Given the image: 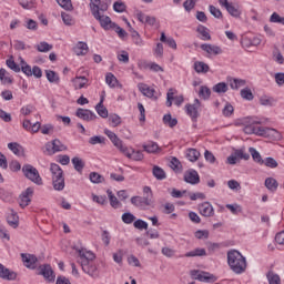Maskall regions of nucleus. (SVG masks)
Returning <instances> with one entry per match:
<instances>
[{
  "mask_svg": "<svg viewBox=\"0 0 284 284\" xmlns=\"http://www.w3.org/2000/svg\"><path fill=\"white\" fill-rule=\"evenodd\" d=\"M270 119L263 116H251L250 118V133L255 136H264L271 139V141H281L283 135L276 129L263 128L261 125H267Z\"/></svg>",
  "mask_w": 284,
  "mask_h": 284,
  "instance_id": "1",
  "label": "nucleus"
},
{
  "mask_svg": "<svg viewBox=\"0 0 284 284\" xmlns=\"http://www.w3.org/2000/svg\"><path fill=\"white\" fill-rule=\"evenodd\" d=\"M77 253L79 254V261L82 272L91 276V278H99V267L94 264V258L97 255L92 253V251H88V248H75Z\"/></svg>",
  "mask_w": 284,
  "mask_h": 284,
  "instance_id": "2",
  "label": "nucleus"
},
{
  "mask_svg": "<svg viewBox=\"0 0 284 284\" xmlns=\"http://www.w3.org/2000/svg\"><path fill=\"white\" fill-rule=\"evenodd\" d=\"M227 264L234 274H243L247 270V262L241 252L231 250L227 252Z\"/></svg>",
  "mask_w": 284,
  "mask_h": 284,
  "instance_id": "3",
  "label": "nucleus"
},
{
  "mask_svg": "<svg viewBox=\"0 0 284 284\" xmlns=\"http://www.w3.org/2000/svg\"><path fill=\"white\" fill-rule=\"evenodd\" d=\"M50 172L53 190L57 192H63V190H65V178L63 176V169H61V166L57 163H51Z\"/></svg>",
  "mask_w": 284,
  "mask_h": 284,
  "instance_id": "4",
  "label": "nucleus"
},
{
  "mask_svg": "<svg viewBox=\"0 0 284 284\" xmlns=\"http://www.w3.org/2000/svg\"><path fill=\"white\" fill-rule=\"evenodd\" d=\"M108 3H103L101 4L100 9L91 12L92 17H94V19L99 21L103 30H112L116 28V23L112 22V19H110V17L103 14V12H108Z\"/></svg>",
  "mask_w": 284,
  "mask_h": 284,
  "instance_id": "5",
  "label": "nucleus"
},
{
  "mask_svg": "<svg viewBox=\"0 0 284 284\" xmlns=\"http://www.w3.org/2000/svg\"><path fill=\"white\" fill-rule=\"evenodd\" d=\"M22 173L24 174L26 179H29V181H32V183H36V185H43V180L39 174V170H37V168H34L32 164H24L22 166Z\"/></svg>",
  "mask_w": 284,
  "mask_h": 284,
  "instance_id": "6",
  "label": "nucleus"
},
{
  "mask_svg": "<svg viewBox=\"0 0 284 284\" xmlns=\"http://www.w3.org/2000/svg\"><path fill=\"white\" fill-rule=\"evenodd\" d=\"M65 150H68V146H65V144H63L59 139H54L53 141L45 143V152L49 156L57 154V152H65Z\"/></svg>",
  "mask_w": 284,
  "mask_h": 284,
  "instance_id": "7",
  "label": "nucleus"
},
{
  "mask_svg": "<svg viewBox=\"0 0 284 284\" xmlns=\"http://www.w3.org/2000/svg\"><path fill=\"white\" fill-rule=\"evenodd\" d=\"M190 274L194 281H200L201 283H214L216 281V277L207 272L193 270Z\"/></svg>",
  "mask_w": 284,
  "mask_h": 284,
  "instance_id": "8",
  "label": "nucleus"
},
{
  "mask_svg": "<svg viewBox=\"0 0 284 284\" xmlns=\"http://www.w3.org/2000/svg\"><path fill=\"white\" fill-rule=\"evenodd\" d=\"M39 275L43 276L47 283H54L57 275L54 274V270L50 264H43L39 266Z\"/></svg>",
  "mask_w": 284,
  "mask_h": 284,
  "instance_id": "9",
  "label": "nucleus"
},
{
  "mask_svg": "<svg viewBox=\"0 0 284 284\" xmlns=\"http://www.w3.org/2000/svg\"><path fill=\"white\" fill-rule=\"evenodd\" d=\"M20 256L24 267H28V270H37V263H39L37 255L30 253H21Z\"/></svg>",
  "mask_w": 284,
  "mask_h": 284,
  "instance_id": "10",
  "label": "nucleus"
},
{
  "mask_svg": "<svg viewBox=\"0 0 284 284\" xmlns=\"http://www.w3.org/2000/svg\"><path fill=\"white\" fill-rule=\"evenodd\" d=\"M185 183H190V185H199L201 183V176H199V172L196 170L191 169L184 173Z\"/></svg>",
  "mask_w": 284,
  "mask_h": 284,
  "instance_id": "11",
  "label": "nucleus"
},
{
  "mask_svg": "<svg viewBox=\"0 0 284 284\" xmlns=\"http://www.w3.org/2000/svg\"><path fill=\"white\" fill-rule=\"evenodd\" d=\"M185 108L186 114L191 116L192 121H196V119H199V108H201L199 99H195L193 104H186Z\"/></svg>",
  "mask_w": 284,
  "mask_h": 284,
  "instance_id": "12",
  "label": "nucleus"
},
{
  "mask_svg": "<svg viewBox=\"0 0 284 284\" xmlns=\"http://www.w3.org/2000/svg\"><path fill=\"white\" fill-rule=\"evenodd\" d=\"M174 101L175 105H182L183 104V95L174 97V90L170 89L166 93V106L172 108V102Z\"/></svg>",
  "mask_w": 284,
  "mask_h": 284,
  "instance_id": "13",
  "label": "nucleus"
},
{
  "mask_svg": "<svg viewBox=\"0 0 284 284\" xmlns=\"http://www.w3.org/2000/svg\"><path fill=\"white\" fill-rule=\"evenodd\" d=\"M32 194H34V190L32 187H28L24 192H22V194H20V207H28V205H30Z\"/></svg>",
  "mask_w": 284,
  "mask_h": 284,
  "instance_id": "14",
  "label": "nucleus"
},
{
  "mask_svg": "<svg viewBox=\"0 0 284 284\" xmlns=\"http://www.w3.org/2000/svg\"><path fill=\"white\" fill-rule=\"evenodd\" d=\"M197 210L202 216L211 217L214 216V206L210 202H203L199 204Z\"/></svg>",
  "mask_w": 284,
  "mask_h": 284,
  "instance_id": "15",
  "label": "nucleus"
},
{
  "mask_svg": "<svg viewBox=\"0 0 284 284\" xmlns=\"http://www.w3.org/2000/svg\"><path fill=\"white\" fill-rule=\"evenodd\" d=\"M75 115L78 116V119H82V121H97V115L94 114V112L88 109L79 108L75 112Z\"/></svg>",
  "mask_w": 284,
  "mask_h": 284,
  "instance_id": "16",
  "label": "nucleus"
},
{
  "mask_svg": "<svg viewBox=\"0 0 284 284\" xmlns=\"http://www.w3.org/2000/svg\"><path fill=\"white\" fill-rule=\"evenodd\" d=\"M132 205L135 207H148V205H152V197L150 196H133L131 197Z\"/></svg>",
  "mask_w": 284,
  "mask_h": 284,
  "instance_id": "17",
  "label": "nucleus"
},
{
  "mask_svg": "<svg viewBox=\"0 0 284 284\" xmlns=\"http://www.w3.org/2000/svg\"><path fill=\"white\" fill-rule=\"evenodd\" d=\"M0 278L2 281H17V274L0 263Z\"/></svg>",
  "mask_w": 284,
  "mask_h": 284,
  "instance_id": "18",
  "label": "nucleus"
},
{
  "mask_svg": "<svg viewBox=\"0 0 284 284\" xmlns=\"http://www.w3.org/2000/svg\"><path fill=\"white\" fill-rule=\"evenodd\" d=\"M237 159H244V161H248L250 155L245 154L243 150L235 151L234 155L227 158V163L230 165H236Z\"/></svg>",
  "mask_w": 284,
  "mask_h": 284,
  "instance_id": "19",
  "label": "nucleus"
},
{
  "mask_svg": "<svg viewBox=\"0 0 284 284\" xmlns=\"http://www.w3.org/2000/svg\"><path fill=\"white\" fill-rule=\"evenodd\" d=\"M126 159H132V161H143V152L142 151H135L134 149H128L126 152L123 153Z\"/></svg>",
  "mask_w": 284,
  "mask_h": 284,
  "instance_id": "20",
  "label": "nucleus"
},
{
  "mask_svg": "<svg viewBox=\"0 0 284 284\" xmlns=\"http://www.w3.org/2000/svg\"><path fill=\"white\" fill-rule=\"evenodd\" d=\"M226 81H227L231 90H239L240 88L245 87V84L247 83L245 80L236 79V78H232V77H227Z\"/></svg>",
  "mask_w": 284,
  "mask_h": 284,
  "instance_id": "21",
  "label": "nucleus"
},
{
  "mask_svg": "<svg viewBox=\"0 0 284 284\" xmlns=\"http://www.w3.org/2000/svg\"><path fill=\"white\" fill-rule=\"evenodd\" d=\"M201 50L206 52L207 54H222L223 50H221V47L214 45V44H201Z\"/></svg>",
  "mask_w": 284,
  "mask_h": 284,
  "instance_id": "22",
  "label": "nucleus"
},
{
  "mask_svg": "<svg viewBox=\"0 0 284 284\" xmlns=\"http://www.w3.org/2000/svg\"><path fill=\"white\" fill-rule=\"evenodd\" d=\"M88 81H89L88 78L83 75L75 77L72 80L74 90H82V88H88Z\"/></svg>",
  "mask_w": 284,
  "mask_h": 284,
  "instance_id": "23",
  "label": "nucleus"
},
{
  "mask_svg": "<svg viewBox=\"0 0 284 284\" xmlns=\"http://www.w3.org/2000/svg\"><path fill=\"white\" fill-rule=\"evenodd\" d=\"M88 43L85 42H78L73 48L74 54H77V57H85V54H88Z\"/></svg>",
  "mask_w": 284,
  "mask_h": 284,
  "instance_id": "24",
  "label": "nucleus"
},
{
  "mask_svg": "<svg viewBox=\"0 0 284 284\" xmlns=\"http://www.w3.org/2000/svg\"><path fill=\"white\" fill-rule=\"evenodd\" d=\"M194 70L197 74H207L210 72V65L203 61L194 62Z\"/></svg>",
  "mask_w": 284,
  "mask_h": 284,
  "instance_id": "25",
  "label": "nucleus"
},
{
  "mask_svg": "<svg viewBox=\"0 0 284 284\" xmlns=\"http://www.w3.org/2000/svg\"><path fill=\"white\" fill-rule=\"evenodd\" d=\"M7 223L10 225V227H19V215L17 212H14V210H11V213L7 216Z\"/></svg>",
  "mask_w": 284,
  "mask_h": 284,
  "instance_id": "26",
  "label": "nucleus"
},
{
  "mask_svg": "<svg viewBox=\"0 0 284 284\" xmlns=\"http://www.w3.org/2000/svg\"><path fill=\"white\" fill-rule=\"evenodd\" d=\"M237 128H243L244 134H250V118H242L235 121Z\"/></svg>",
  "mask_w": 284,
  "mask_h": 284,
  "instance_id": "27",
  "label": "nucleus"
},
{
  "mask_svg": "<svg viewBox=\"0 0 284 284\" xmlns=\"http://www.w3.org/2000/svg\"><path fill=\"white\" fill-rule=\"evenodd\" d=\"M104 98L101 97L100 102L95 105V111L102 119H108V108L103 105Z\"/></svg>",
  "mask_w": 284,
  "mask_h": 284,
  "instance_id": "28",
  "label": "nucleus"
},
{
  "mask_svg": "<svg viewBox=\"0 0 284 284\" xmlns=\"http://www.w3.org/2000/svg\"><path fill=\"white\" fill-rule=\"evenodd\" d=\"M71 163L75 172H79V173L83 172V168H85V162H83L81 158L79 156L72 158Z\"/></svg>",
  "mask_w": 284,
  "mask_h": 284,
  "instance_id": "29",
  "label": "nucleus"
},
{
  "mask_svg": "<svg viewBox=\"0 0 284 284\" xmlns=\"http://www.w3.org/2000/svg\"><path fill=\"white\" fill-rule=\"evenodd\" d=\"M142 148L148 154H156V152L161 151V148H159L156 142H149L148 144L142 145Z\"/></svg>",
  "mask_w": 284,
  "mask_h": 284,
  "instance_id": "30",
  "label": "nucleus"
},
{
  "mask_svg": "<svg viewBox=\"0 0 284 284\" xmlns=\"http://www.w3.org/2000/svg\"><path fill=\"white\" fill-rule=\"evenodd\" d=\"M0 81L2 85H11L12 83V78L10 77V73L3 68L0 69Z\"/></svg>",
  "mask_w": 284,
  "mask_h": 284,
  "instance_id": "31",
  "label": "nucleus"
},
{
  "mask_svg": "<svg viewBox=\"0 0 284 284\" xmlns=\"http://www.w3.org/2000/svg\"><path fill=\"white\" fill-rule=\"evenodd\" d=\"M8 148L16 154V156H23V146L17 142H10Z\"/></svg>",
  "mask_w": 284,
  "mask_h": 284,
  "instance_id": "32",
  "label": "nucleus"
},
{
  "mask_svg": "<svg viewBox=\"0 0 284 284\" xmlns=\"http://www.w3.org/2000/svg\"><path fill=\"white\" fill-rule=\"evenodd\" d=\"M140 92L144 95L148 97L149 99H152V97H154V89H150V87H148L146 84L140 83L138 85Z\"/></svg>",
  "mask_w": 284,
  "mask_h": 284,
  "instance_id": "33",
  "label": "nucleus"
},
{
  "mask_svg": "<svg viewBox=\"0 0 284 284\" xmlns=\"http://www.w3.org/2000/svg\"><path fill=\"white\" fill-rule=\"evenodd\" d=\"M186 258H192L194 256H207L205 248H194L193 251L186 252L184 254Z\"/></svg>",
  "mask_w": 284,
  "mask_h": 284,
  "instance_id": "34",
  "label": "nucleus"
},
{
  "mask_svg": "<svg viewBox=\"0 0 284 284\" xmlns=\"http://www.w3.org/2000/svg\"><path fill=\"white\" fill-rule=\"evenodd\" d=\"M163 123L169 128H176L179 120H176V118H172V114L168 113L163 116Z\"/></svg>",
  "mask_w": 284,
  "mask_h": 284,
  "instance_id": "35",
  "label": "nucleus"
},
{
  "mask_svg": "<svg viewBox=\"0 0 284 284\" xmlns=\"http://www.w3.org/2000/svg\"><path fill=\"white\" fill-rule=\"evenodd\" d=\"M250 154L255 163L258 165H263L265 163V160H263V156H261V153L256 151L254 148H250Z\"/></svg>",
  "mask_w": 284,
  "mask_h": 284,
  "instance_id": "36",
  "label": "nucleus"
},
{
  "mask_svg": "<svg viewBox=\"0 0 284 284\" xmlns=\"http://www.w3.org/2000/svg\"><path fill=\"white\" fill-rule=\"evenodd\" d=\"M265 187H267L270 192H276V190H278V182L274 178H267L265 180Z\"/></svg>",
  "mask_w": 284,
  "mask_h": 284,
  "instance_id": "37",
  "label": "nucleus"
},
{
  "mask_svg": "<svg viewBox=\"0 0 284 284\" xmlns=\"http://www.w3.org/2000/svg\"><path fill=\"white\" fill-rule=\"evenodd\" d=\"M106 194L109 196L111 207H113L114 210H119V207H121V202L119 201V199H116L114 196V193H112V191L110 190L106 191Z\"/></svg>",
  "mask_w": 284,
  "mask_h": 284,
  "instance_id": "38",
  "label": "nucleus"
},
{
  "mask_svg": "<svg viewBox=\"0 0 284 284\" xmlns=\"http://www.w3.org/2000/svg\"><path fill=\"white\" fill-rule=\"evenodd\" d=\"M266 278L268 284H281V276H278V274L274 273L273 271H268L266 273Z\"/></svg>",
  "mask_w": 284,
  "mask_h": 284,
  "instance_id": "39",
  "label": "nucleus"
},
{
  "mask_svg": "<svg viewBox=\"0 0 284 284\" xmlns=\"http://www.w3.org/2000/svg\"><path fill=\"white\" fill-rule=\"evenodd\" d=\"M199 156H201V152H199L196 149H189L186 153V158L191 163H195V161H199Z\"/></svg>",
  "mask_w": 284,
  "mask_h": 284,
  "instance_id": "40",
  "label": "nucleus"
},
{
  "mask_svg": "<svg viewBox=\"0 0 284 284\" xmlns=\"http://www.w3.org/2000/svg\"><path fill=\"white\" fill-rule=\"evenodd\" d=\"M45 77L49 83H59V74L52 70H45Z\"/></svg>",
  "mask_w": 284,
  "mask_h": 284,
  "instance_id": "41",
  "label": "nucleus"
},
{
  "mask_svg": "<svg viewBox=\"0 0 284 284\" xmlns=\"http://www.w3.org/2000/svg\"><path fill=\"white\" fill-rule=\"evenodd\" d=\"M229 87L225 82H219L213 87V92H216V94H225L227 92Z\"/></svg>",
  "mask_w": 284,
  "mask_h": 284,
  "instance_id": "42",
  "label": "nucleus"
},
{
  "mask_svg": "<svg viewBox=\"0 0 284 284\" xmlns=\"http://www.w3.org/2000/svg\"><path fill=\"white\" fill-rule=\"evenodd\" d=\"M260 103L261 105H265L266 108H272V105L276 104V100H274V98L263 95L260 98Z\"/></svg>",
  "mask_w": 284,
  "mask_h": 284,
  "instance_id": "43",
  "label": "nucleus"
},
{
  "mask_svg": "<svg viewBox=\"0 0 284 284\" xmlns=\"http://www.w3.org/2000/svg\"><path fill=\"white\" fill-rule=\"evenodd\" d=\"M197 32L201 34L202 41H211L212 36H210V32H207V28L200 26L197 27Z\"/></svg>",
  "mask_w": 284,
  "mask_h": 284,
  "instance_id": "44",
  "label": "nucleus"
},
{
  "mask_svg": "<svg viewBox=\"0 0 284 284\" xmlns=\"http://www.w3.org/2000/svg\"><path fill=\"white\" fill-rule=\"evenodd\" d=\"M153 176L158 179V181H163L166 178L165 171L160 166H153Z\"/></svg>",
  "mask_w": 284,
  "mask_h": 284,
  "instance_id": "45",
  "label": "nucleus"
},
{
  "mask_svg": "<svg viewBox=\"0 0 284 284\" xmlns=\"http://www.w3.org/2000/svg\"><path fill=\"white\" fill-rule=\"evenodd\" d=\"M113 145L122 153L128 152V146L123 145V141L116 136L114 140L111 141Z\"/></svg>",
  "mask_w": 284,
  "mask_h": 284,
  "instance_id": "46",
  "label": "nucleus"
},
{
  "mask_svg": "<svg viewBox=\"0 0 284 284\" xmlns=\"http://www.w3.org/2000/svg\"><path fill=\"white\" fill-rule=\"evenodd\" d=\"M89 179L91 183H95V184L103 183V181H105L103 175L99 174L98 172H91L89 174Z\"/></svg>",
  "mask_w": 284,
  "mask_h": 284,
  "instance_id": "47",
  "label": "nucleus"
},
{
  "mask_svg": "<svg viewBox=\"0 0 284 284\" xmlns=\"http://www.w3.org/2000/svg\"><path fill=\"white\" fill-rule=\"evenodd\" d=\"M122 221L126 225H132V223H134L136 221V216H134V214H132L130 212H126V213L122 214Z\"/></svg>",
  "mask_w": 284,
  "mask_h": 284,
  "instance_id": "48",
  "label": "nucleus"
},
{
  "mask_svg": "<svg viewBox=\"0 0 284 284\" xmlns=\"http://www.w3.org/2000/svg\"><path fill=\"white\" fill-rule=\"evenodd\" d=\"M36 49L38 50V52H50V50H52V44L42 41L36 45Z\"/></svg>",
  "mask_w": 284,
  "mask_h": 284,
  "instance_id": "49",
  "label": "nucleus"
},
{
  "mask_svg": "<svg viewBox=\"0 0 284 284\" xmlns=\"http://www.w3.org/2000/svg\"><path fill=\"white\" fill-rule=\"evenodd\" d=\"M57 3L63 8V10H68L72 12L74 7L72 6V0H57Z\"/></svg>",
  "mask_w": 284,
  "mask_h": 284,
  "instance_id": "50",
  "label": "nucleus"
},
{
  "mask_svg": "<svg viewBox=\"0 0 284 284\" xmlns=\"http://www.w3.org/2000/svg\"><path fill=\"white\" fill-rule=\"evenodd\" d=\"M103 3H106V2L101 0H90L89 8L91 12H95L97 10H101V6H103Z\"/></svg>",
  "mask_w": 284,
  "mask_h": 284,
  "instance_id": "51",
  "label": "nucleus"
},
{
  "mask_svg": "<svg viewBox=\"0 0 284 284\" xmlns=\"http://www.w3.org/2000/svg\"><path fill=\"white\" fill-rule=\"evenodd\" d=\"M271 23H280L281 26H284V17H281L277 12H273L270 17Z\"/></svg>",
  "mask_w": 284,
  "mask_h": 284,
  "instance_id": "52",
  "label": "nucleus"
},
{
  "mask_svg": "<svg viewBox=\"0 0 284 284\" xmlns=\"http://www.w3.org/2000/svg\"><path fill=\"white\" fill-rule=\"evenodd\" d=\"M7 65L12 70L13 72H21V67L14 62V59L11 57L10 59L7 60Z\"/></svg>",
  "mask_w": 284,
  "mask_h": 284,
  "instance_id": "53",
  "label": "nucleus"
},
{
  "mask_svg": "<svg viewBox=\"0 0 284 284\" xmlns=\"http://www.w3.org/2000/svg\"><path fill=\"white\" fill-rule=\"evenodd\" d=\"M273 59H274L275 62L278 63V65H283L284 57H283V53H281V51L278 49H275L273 51Z\"/></svg>",
  "mask_w": 284,
  "mask_h": 284,
  "instance_id": "54",
  "label": "nucleus"
},
{
  "mask_svg": "<svg viewBox=\"0 0 284 284\" xmlns=\"http://www.w3.org/2000/svg\"><path fill=\"white\" fill-rule=\"evenodd\" d=\"M229 14H231V17H235L239 18L241 17V11L239 10V8L234 7V4L230 3L226 8Z\"/></svg>",
  "mask_w": 284,
  "mask_h": 284,
  "instance_id": "55",
  "label": "nucleus"
},
{
  "mask_svg": "<svg viewBox=\"0 0 284 284\" xmlns=\"http://www.w3.org/2000/svg\"><path fill=\"white\" fill-rule=\"evenodd\" d=\"M209 10H210L212 17H214L215 19H223V12H221V9L211 4L209 7Z\"/></svg>",
  "mask_w": 284,
  "mask_h": 284,
  "instance_id": "56",
  "label": "nucleus"
},
{
  "mask_svg": "<svg viewBox=\"0 0 284 284\" xmlns=\"http://www.w3.org/2000/svg\"><path fill=\"white\" fill-rule=\"evenodd\" d=\"M199 94H200V97H202V99L207 100V99H210L212 91L210 90V88L202 85L200 88Z\"/></svg>",
  "mask_w": 284,
  "mask_h": 284,
  "instance_id": "57",
  "label": "nucleus"
},
{
  "mask_svg": "<svg viewBox=\"0 0 284 284\" xmlns=\"http://www.w3.org/2000/svg\"><path fill=\"white\" fill-rule=\"evenodd\" d=\"M196 1L199 0H186L183 3V8L186 12H192V10H194V8L196 7Z\"/></svg>",
  "mask_w": 284,
  "mask_h": 284,
  "instance_id": "58",
  "label": "nucleus"
},
{
  "mask_svg": "<svg viewBox=\"0 0 284 284\" xmlns=\"http://www.w3.org/2000/svg\"><path fill=\"white\" fill-rule=\"evenodd\" d=\"M61 17H62V21H63L64 26H74V18H72V16H70L65 12H62Z\"/></svg>",
  "mask_w": 284,
  "mask_h": 284,
  "instance_id": "59",
  "label": "nucleus"
},
{
  "mask_svg": "<svg viewBox=\"0 0 284 284\" xmlns=\"http://www.w3.org/2000/svg\"><path fill=\"white\" fill-rule=\"evenodd\" d=\"M21 8H23L24 10H32V8L34 7V0H18Z\"/></svg>",
  "mask_w": 284,
  "mask_h": 284,
  "instance_id": "60",
  "label": "nucleus"
},
{
  "mask_svg": "<svg viewBox=\"0 0 284 284\" xmlns=\"http://www.w3.org/2000/svg\"><path fill=\"white\" fill-rule=\"evenodd\" d=\"M105 82L110 88H114L118 83V80H116V77H114V74L108 73L105 77Z\"/></svg>",
  "mask_w": 284,
  "mask_h": 284,
  "instance_id": "61",
  "label": "nucleus"
},
{
  "mask_svg": "<svg viewBox=\"0 0 284 284\" xmlns=\"http://www.w3.org/2000/svg\"><path fill=\"white\" fill-rule=\"evenodd\" d=\"M109 121H110L112 128H116V126L121 125V116H119L118 114H111L109 116Z\"/></svg>",
  "mask_w": 284,
  "mask_h": 284,
  "instance_id": "62",
  "label": "nucleus"
},
{
  "mask_svg": "<svg viewBox=\"0 0 284 284\" xmlns=\"http://www.w3.org/2000/svg\"><path fill=\"white\" fill-rule=\"evenodd\" d=\"M133 227H135V230H148V222L143 220H135Z\"/></svg>",
  "mask_w": 284,
  "mask_h": 284,
  "instance_id": "63",
  "label": "nucleus"
},
{
  "mask_svg": "<svg viewBox=\"0 0 284 284\" xmlns=\"http://www.w3.org/2000/svg\"><path fill=\"white\" fill-rule=\"evenodd\" d=\"M125 3H123L122 1H116L113 4L114 12H125Z\"/></svg>",
  "mask_w": 284,
  "mask_h": 284,
  "instance_id": "64",
  "label": "nucleus"
}]
</instances>
